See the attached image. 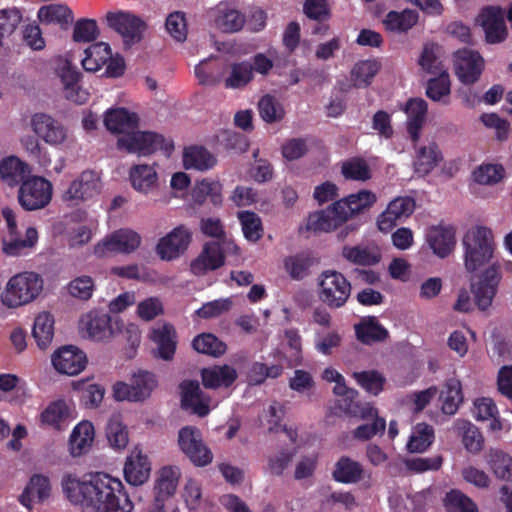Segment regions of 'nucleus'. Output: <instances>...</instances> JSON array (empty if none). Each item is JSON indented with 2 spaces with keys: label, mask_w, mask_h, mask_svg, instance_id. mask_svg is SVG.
Instances as JSON below:
<instances>
[{
  "label": "nucleus",
  "mask_w": 512,
  "mask_h": 512,
  "mask_svg": "<svg viewBox=\"0 0 512 512\" xmlns=\"http://www.w3.org/2000/svg\"><path fill=\"white\" fill-rule=\"evenodd\" d=\"M62 490L67 499L95 512H132L133 503L118 478L97 472L80 480L67 474L63 476Z\"/></svg>",
  "instance_id": "obj_1"
},
{
  "label": "nucleus",
  "mask_w": 512,
  "mask_h": 512,
  "mask_svg": "<svg viewBox=\"0 0 512 512\" xmlns=\"http://www.w3.org/2000/svg\"><path fill=\"white\" fill-rule=\"evenodd\" d=\"M139 117L126 108L110 109L105 113L104 124L112 133L123 134L117 140V147L141 156L162 151L169 157L174 149L173 142L155 132L132 131L138 127Z\"/></svg>",
  "instance_id": "obj_2"
},
{
  "label": "nucleus",
  "mask_w": 512,
  "mask_h": 512,
  "mask_svg": "<svg viewBox=\"0 0 512 512\" xmlns=\"http://www.w3.org/2000/svg\"><path fill=\"white\" fill-rule=\"evenodd\" d=\"M463 262L468 273H474L490 263L495 243L491 229L475 226L469 229L462 239Z\"/></svg>",
  "instance_id": "obj_3"
},
{
  "label": "nucleus",
  "mask_w": 512,
  "mask_h": 512,
  "mask_svg": "<svg viewBox=\"0 0 512 512\" xmlns=\"http://www.w3.org/2000/svg\"><path fill=\"white\" fill-rule=\"evenodd\" d=\"M43 279L35 272H22L11 277L2 295V302L9 308L32 302L43 290Z\"/></svg>",
  "instance_id": "obj_4"
},
{
  "label": "nucleus",
  "mask_w": 512,
  "mask_h": 512,
  "mask_svg": "<svg viewBox=\"0 0 512 512\" xmlns=\"http://www.w3.org/2000/svg\"><path fill=\"white\" fill-rule=\"evenodd\" d=\"M318 296L322 303L331 309H339L351 296L352 285L349 280L336 270H325L319 276Z\"/></svg>",
  "instance_id": "obj_5"
},
{
  "label": "nucleus",
  "mask_w": 512,
  "mask_h": 512,
  "mask_svg": "<svg viewBox=\"0 0 512 512\" xmlns=\"http://www.w3.org/2000/svg\"><path fill=\"white\" fill-rule=\"evenodd\" d=\"M157 384L153 372L138 370L132 375L130 384L119 381L113 385V396L117 401H144L150 397Z\"/></svg>",
  "instance_id": "obj_6"
},
{
  "label": "nucleus",
  "mask_w": 512,
  "mask_h": 512,
  "mask_svg": "<svg viewBox=\"0 0 512 512\" xmlns=\"http://www.w3.org/2000/svg\"><path fill=\"white\" fill-rule=\"evenodd\" d=\"M52 191L51 182L44 177H29L19 187V204L26 211L42 209L50 203Z\"/></svg>",
  "instance_id": "obj_7"
},
{
  "label": "nucleus",
  "mask_w": 512,
  "mask_h": 512,
  "mask_svg": "<svg viewBox=\"0 0 512 512\" xmlns=\"http://www.w3.org/2000/svg\"><path fill=\"white\" fill-rule=\"evenodd\" d=\"M178 444L181 451L198 467L212 462L213 454L204 444L201 431L195 426H185L179 430Z\"/></svg>",
  "instance_id": "obj_8"
},
{
  "label": "nucleus",
  "mask_w": 512,
  "mask_h": 512,
  "mask_svg": "<svg viewBox=\"0 0 512 512\" xmlns=\"http://www.w3.org/2000/svg\"><path fill=\"white\" fill-rule=\"evenodd\" d=\"M453 67L458 80L462 84L470 86L480 79L485 68V61L479 52L462 48L453 53Z\"/></svg>",
  "instance_id": "obj_9"
},
{
  "label": "nucleus",
  "mask_w": 512,
  "mask_h": 512,
  "mask_svg": "<svg viewBox=\"0 0 512 512\" xmlns=\"http://www.w3.org/2000/svg\"><path fill=\"white\" fill-rule=\"evenodd\" d=\"M141 244L140 235L131 229H118L94 246V255L104 258L114 253L129 254Z\"/></svg>",
  "instance_id": "obj_10"
},
{
  "label": "nucleus",
  "mask_w": 512,
  "mask_h": 512,
  "mask_svg": "<svg viewBox=\"0 0 512 512\" xmlns=\"http://www.w3.org/2000/svg\"><path fill=\"white\" fill-rule=\"evenodd\" d=\"M501 279L500 263L493 262L483 270L479 276V280L475 284H472L471 287L475 303L480 310L485 311L492 305Z\"/></svg>",
  "instance_id": "obj_11"
},
{
  "label": "nucleus",
  "mask_w": 512,
  "mask_h": 512,
  "mask_svg": "<svg viewBox=\"0 0 512 512\" xmlns=\"http://www.w3.org/2000/svg\"><path fill=\"white\" fill-rule=\"evenodd\" d=\"M108 26L119 33L125 45H133L142 40L146 23L138 16L125 11L108 12Z\"/></svg>",
  "instance_id": "obj_12"
},
{
  "label": "nucleus",
  "mask_w": 512,
  "mask_h": 512,
  "mask_svg": "<svg viewBox=\"0 0 512 512\" xmlns=\"http://www.w3.org/2000/svg\"><path fill=\"white\" fill-rule=\"evenodd\" d=\"M100 177L95 171H83L63 193L62 199L69 205H77L100 194Z\"/></svg>",
  "instance_id": "obj_13"
},
{
  "label": "nucleus",
  "mask_w": 512,
  "mask_h": 512,
  "mask_svg": "<svg viewBox=\"0 0 512 512\" xmlns=\"http://www.w3.org/2000/svg\"><path fill=\"white\" fill-rule=\"evenodd\" d=\"M33 132L51 146L63 144L67 137V128L57 119L46 113H35L31 117Z\"/></svg>",
  "instance_id": "obj_14"
},
{
  "label": "nucleus",
  "mask_w": 512,
  "mask_h": 512,
  "mask_svg": "<svg viewBox=\"0 0 512 512\" xmlns=\"http://www.w3.org/2000/svg\"><path fill=\"white\" fill-rule=\"evenodd\" d=\"M209 16L213 20L214 26L223 33L238 32L246 22L245 15L228 1H221L210 9Z\"/></svg>",
  "instance_id": "obj_15"
},
{
  "label": "nucleus",
  "mask_w": 512,
  "mask_h": 512,
  "mask_svg": "<svg viewBox=\"0 0 512 512\" xmlns=\"http://www.w3.org/2000/svg\"><path fill=\"white\" fill-rule=\"evenodd\" d=\"M415 210V201L411 197H397L392 200L385 211H383L377 220L380 231L390 232L398 222H402L410 217Z\"/></svg>",
  "instance_id": "obj_16"
},
{
  "label": "nucleus",
  "mask_w": 512,
  "mask_h": 512,
  "mask_svg": "<svg viewBox=\"0 0 512 512\" xmlns=\"http://www.w3.org/2000/svg\"><path fill=\"white\" fill-rule=\"evenodd\" d=\"M192 234L184 225L174 228L161 238L157 244V253L163 260H173L188 248Z\"/></svg>",
  "instance_id": "obj_17"
},
{
  "label": "nucleus",
  "mask_w": 512,
  "mask_h": 512,
  "mask_svg": "<svg viewBox=\"0 0 512 512\" xmlns=\"http://www.w3.org/2000/svg\"><path fill=\"white\" fill-rule=\"evenodd\" d=\"M181 408L190 410L199 417H205L210 412V398L206 396L196 380H184L180 384Z\"/></svg>",
  "instance_id": "obj_18"
},
{
  "label": "nucleus",
  "mask_w": 512,
  "mask_h": 512,
  "mask_svg": "<svg viewBox=\"0 0 512 512\" xmlns=\"http://www.w3.org/2000/svg\"><path fill=\"white\" fill-rule=\"evenodd\" d=\"M80 329L94 341L109 339L113 334L111 316L101 310H92L81 318Z\"/></svg>",
  "instance_id": "obj_19"
},
{
  "label": "nucleus",
  "mask_w": 512,
  "mask_h": 512,
  "mask_svg": "<svg viewBox=\"0 0 512 512\" xmlns=\"http://www.w3.org/2000/svg\"><path fill=\"white\" fill-rule=\"evenodd\" d=\"M52 364L62 374L77 375L86 367L87 357L75 346H64L53 354Z\"/></svg>",
  "instance_id": "obj_20"
},
{
  "label": "nucleus",
  "mask_w": 512,
  "mask_h": 512,
  "mask_svg": "<svg viewBox=\"0 0 512 512\" xmlns=\"http://www.w3.org/2000/svg\"><path fill=\"white\" fill-rule=\"evenodd\" d=\"M225 255L218 242H207L199 256L191 262V272L196 276L205 275L224 265Z\"/></svg>",
  "instance_id": "obj_21"
},
{
  "label": "nucleus",
  "mask_w": 512,
  "mask_h": 512,
  "mask_svg": "<svg viewBox=\"0 0 512 512\" xmlns=\"http://www.w3.org/2000/svg\"><path fill=\"white\" fill-rule=\"evenodd\" d=\"M228 70L227 61L215 56L201 61L196 65L194 72L200 84L214 86L224 80Z\"/></svg>",
  "instance_id": "obj_22"
},
{
  "label": "nucleus",
  "mask_w": 512,
  "mask_h": 512,
  "mask_svg": "<svg viewBox=\"0 0 512 512\" xmlns=\"http://www.w3.org/2000/svg\"><path fill=\"white\" fill-rule=\"evenodd\" d=\"M303 14L315 24L311 28L312 35H325L330 29L331 8L328 0H304Z\"/></svg>",
  "instance_id": "obj_23"
},
{
  "label": "nucleus",
  "mask_w": 512,
  "mask_h": 512,
  "mask_svg": "<svg viewBox=\"0 0 512 512\" xmlns=\"http://www.w3.org/2000/svg\"><path fill=\"white\" fill-rule=\"evenodd\" d=\"M455 229L452 226H433L427 233V243L439 258L448 257L455 248Z\"/></svg>",
  "instance_id": "obj_24"
},
{
  "label": "nucleus",
  "mask_w": 512,
  "mask_h": 512,
  "mask_svg": "<svg viewBox=\"0 0 512 512\" xmlns=\"http://www.w3.org/2000/svg\"><path fill=\"white\" fill-rule=\"evenodd\" d=\"M177 335L174 326L163 323L154 327L150 333V339L157 345L156 357L170 361L173 359L177 346Z\"/></svg>",
  "instance_id": "obj_25"
},
{
  "label": "nucleus",
  "mask_w": 512,
  "mask_h": 512,
  "mask_svg": "<svg viewBox=\"0 0 512 512\" xmlns=\"http://www.w3.org/2000/svg\"><path fill=\"white\" fill-rule=\"evenodd\" d=\"M180 477V470L175 466H166L159 470L154 486L155 504L163 508L164 502L174 495Z\"/></svg>",
  "instance_id": "obj_26"
},
{
  "label": "nucleus",
  "mask_w": 512,
  "mask_h": 512,
  "mask_svg": "<svg viewBox=\"0 0 512 512\" xmlns=\"http://www.w3.org/2000/svg\"><path fill=\"white\" fill-rule=\"evenodd\" d=\"M377 200L376 195L369 190H360L335 201V210L341 209L342 220L347 221L356 214L370 208Z\"/></svg>",
  "instance_id": "obj_27"
},
{
  "label": "nucleus",
  "mask_w": 512,
  "mask_h": 512,
  "mask_svg": "<svg viewBox=\"0 0 512 512\" xmlns=\"http://www.w3.org/2000/svg\"><path fill=\"white\" fill-rule=\"evenodd\" d=\"M200 374L207 389L229 388L238 378L236 369L227 364L203 368Z\"/></svg>",
  "instance_id": "obj_28"
},
{
  "label": "nucleus",
  "mask_w": 512,
  "mask_h": 512,
  "mask_svg": "<svg viewBox=\"0 0 512 512\" xmlns=\"http://www.w3.org/2000/svg\"><path fill=\"white\" fill-rule=\"evenodd\" d=\"M407 114V132L413 142L420 138V132L426 120L428 104L422 98H410L404 107Z\"/></svg>",
  "instance_id": "obj_29"
},
{
  "label": "nucleus",
  "mask_w": 512,
  "mask_h": 512,
  "mask_svg": "<svg viewBox=\"0 0 512 512\" xmlns=\"http://www.w3.org/2000/svg\"><path fill=\"white\" fill-rule=\"evenodd\" d=\"M341 209L335 210V202L326 210L316 211L309 214L306 228L313 232H330L341 226L345 220H342Z\"/></svg>",
  "instance_id": "obj_30"
},
{
  "label": "nucleus",
  "mask_w": 512,
  "mask_h": 512,
  "mask_svg": "<svg viewBox=\"0 0 512 512\" xmlns=\"http://www.w3.org/2000/svg\"><path fill=\"white\" fill-rule=\"evenodd\" d=\"M51 484L49 477L43 474H34L30 477L27 486L19 497L20 503L28 509L32 508V502H43L49 498Z\"/></svg>",
  "instance_id": "obj_31"
},
{
  "label": "nucleus",
  "mask_w": 512,
  "mask_h": 512,
  "mask_svg": "<svg viewBox=\"0 0 512 512\" xmlns=\"http://www.w3.org/2000/svg\"><path fill=\"white\" fill-rule=\"evenodd\" d=\"M363 465L349 456H341L334 465L333 479L342 484H356L363 480Z\"/></svg>",
  "instance_id": "obj_32"
},
{
  "label": "nucleus",
  "mask_w": 512,
  "mask_h": 512,
  "mask_svg": "<svg viewBox=\"0 0 512 512\" xmlns=\"http://www.w3.org/2000/svg\"><path fill=\"white\" fill-rule=\"evenodd\" d=\"M191 199L197 206L203 205L209 199L213 206L219 207L223 202L222 184L219 181L207 178L197 181L192 188Z\"/></svg>",
  "instance_id": "obj_33"
},
{
  "label": "nucleus",
  "mask_w": 512,
  "mask_h": 512,
  "mask_svg": "<svg viewBox=\"0 0 512 512\" xmlns=\"http://www.w3.org/2000/svg\"><path fill=\"white\" fill-rule=\"evenodd\" d=\"M355 334L357 339L366 345L385 341L389 336L387 329L374 316L363 318L356 324Z\"/></svg>",
  "instance_id": "obj_34"
},
{
  "label": "nucleus",
  "mask_w": 512,
  "mask_h": 512,
  "mask_svg": "<svg viewBox=\"0 0 512 512\" xmlns=\"http://www.w3.org/2000/svg\"><path fill=\"white\" fill-rule=\"evenodd\" d=\"M150 471V462L147 456L141 453L128 457L124 465L125 480L133 486H139L146 482Z\"/></svg>",
  "instance_id": "obj_35"
},
{
  "label": "nucleus",
  "mask_w": 512,
  "mask_h": 512,
  "mask_svg": "<svg viewBox=\"0 0 512 512\" xmlns=\"http://www.w3.org/2000/svg\"><path fill=\"white\" fill-rule=\"evenodd\" d=\"M80 77L81 73L70 66L62 68L61 81L64 85L65 97L76 104H84L89 98V93L78 84Z\"/></svg>",
  "instance_id": "obj_36"
},
{
  "label": "nucleus",
  "mask_w": 512,
  "mask_h": 512,
  "mask_svg": "<svg viewBox=\"0 0 512 512\" xmlns=\"http://www.w3.org/2000/svg\"><path fill=\"white\" fill-rule=\"evenodd\" d=\"M28 173V165L15 156L0 161V177L11 187L25 181Z\"/></svg>",
  "instance_id": "obj_37"
},
{
  "label": "nucleus",
  "mask_w": 512,
  "mask_h": 512,
  "mask_svg": "<svg viewBox=\"0 0 512 512\" xmlns=\"http://www.w3.org/2000/svg\"><path fill=\"white\" fill-rule=\"evenodd\" d=\"M442 153L434 142L428 146L420 147L416 152L414 169L418 175L425 176L430 173L442 160Z\"/></svg>",
  "instance_id": "obj_38"
},
{
  "label": "nucleus",
  "mask_w": 512,
  "mask_h": 512,
  "mask_svg": "<svg viewBox=\"0 0 512 512\" xmlns=\"http://www.w3.org/2000/svg\"><path fill=\"white\" fill-rule=\"evenodd\" d=\"M94 439V427L89 421L77 424L69 439L70 452L73 456L82 455L89 448Z\"/></svg>",
  "instance_id": "obj_39"
},
{
  "label": "nucleus",
  "mask_w": 512,
  "mask_h": 512,
  "mask_svg": "<svg viewBox=\"0 0 512 512\" xmlns=\"http://www.w3.org/2000/svg\"><path fill=\"white\" fill-rule=\"evenodd\" d=\"M84 54L85 57L81 60L83 68L88 72H96L111 58V48L105 42H98L89 46Z\"/></svg>",
  "instance_id": "obj_40"
},
{
  "label": "nucleus",
  "mask_w": 512,
  "mask_h": 512,
  "mask_svg": "<svg viewBox=\"0 0 512 512\" xmlns=\"http://www.w3.org/2000/svg\"><path fill=\"white\" fill-rule=\"evenodd\" d=\"M32 336L40 349H46L54 337V317L49 312L40 313L34 320Z\"/></svg>",
  "instance_id": "obj_41"
},
{
  "label": "nucleus",
  "mask_w": 512,
  "mask_h": 512,
  "mask_svg": "<svg viewBox=\"0 0 512 512\" xmlns=\"http://www.w3.org/2000/svg\"><path fill=\"white\" fill-rule=\"evenodd\" d=\"M183 164L186 169L208 170L216 164L215 157L204 147L191 146L184 150Z\"/></svg>",
  "instance_id": "obj_42"
},
{
  "label": "nucleus",
  "mask_w": 512,
  "mask_h": 512,
  "mask_svg": "<svg viewBox=\"0 0 512 512\" xmlns=\"http://www.w3.org/2000/svg\"><path fill=\"white\" fill-rule=\"evenodd\" d=\"M440 400L442 402V412L447 415H454L459 408V404L463 401L460 381L454 378L448 379L440 393Z\"/></svg>",
  "instance_id": "obj_43"
},
{
  "label": "nucleus",
  "mask_w": 512,
  "mask_h": 512,
  "mask_svg": "<svg viewBox=\"0 0 512 512\" xmlns=\"http://www.w3.org/2000/svg\"><path fill=\"white\" fill-rule=\"evenodd\" d=\"M130 181L133 188L141 193H148L157 183V173L152 166L141 164L130 169Z\"/></svg>",
  "instance_id": "obj_44"
},
{
  "label": "nucleus",
  "mask_w": 512,
  "mask_h": 512,
  "mask_svg": "<svg viewBox=\"0 0 512 512\" xmlns=\"http://www.w3.org/2000/svg\"><path fill=\"white\" fill-rule=\"evenodd\" d=\"M434 439V428L427 423H418L413 428L407 449L411 453H423L432 445Z\"/></svg>",
  "instance_id": "obj_45"
},
{
  "label": "nucleus",
  "mask_w": 512,
  "mask_h": 512,
  "mask_svg": "<svg viewBox=\"0 0 512 512\" xmlns=\"http://www.w3.org/2000/svg\"><path fill=\"white\" fill-rule=\"evenodd\" d=\"M284 268L293 280H302L309 274L314 258L309 252H301L287 256L284 259Z\"/></svg>",
  "instance_id": "obj_46"
},
{
  "label": "nucleus",
  "mask_w": 512,
  "mask_h": 512,
  "mask_svg": "<svg viewBox=\"0 0 512 512\" xmlns=\"http://www.w3.org/2000/svg\"><path fill=\"white\" fill-rule=\"evenodd\" d=\"M69 416V408L64 400L51 402L40 414L42 425L49 426L55 430H61L62 423Z\"/></svg>",
  "instance_id": "obj_47"
},
{
  "label": "nucleus",
  "mask_w": 512,
  "mask_h": 512,
  "mask_svg": "<svg viewBox=\"0 0 512 512\" xmlns=\"http://www.w3.org/2000/svg\"><path fill=\"white\" fill-rule=\"evenodd\" d=\"M229 75L224 77V86L227 89H240L249 84L254 75L252 73L251 63L242 61L233 63L229 66Z\"/></svg>",
  "instance_id": "obj_48"
},
{
  "label": "nucleus",
  "mask_w": 512,
  "mask_h": 512,
  "mask_svg": "<svg viewBox=\"0 0 512 512\" xmlns=\"http://www.w3.org/2000/svg\"><path fill=\"white\" fill-rule=\"evenodd\" d=\"M450 93L451 81L447 72L443 71L438 77L431 78L427 81L426 96L432 101L448 104Z\"/></svg>",
  "instance_id": "obj_49"
},
{
  "label": "nucleus",
  "mask_w": 512,
  "mask_h": 512,
  "mask_svg": "<svg viewBox=\"0 0 512 512\" xmlns=\"http://www.w3.org/2000/svg\"><path fill=\"white\" fill-rule=\"evenodd\" d=\"M486 460L497 478L512 482V457L501 450L491 449Z\"/></svg>",
  "instance_id": "obj_50"
},
{
  "label": "nucleus",
  "mask_w": 512,
  "mask_h": 512,
  "mask_svg": "<svg viewBox=\"0 0 512 512\" xmlns=\"http://www.w3.org/2000/svg\"><path fill=\"white\" fill-rule=\"evenodd\" d=\"M417 20L418 13L413 10L406 9L402 12H388L383 23L389 31L406 32L417 23Z\"/></svg>",
  "instance_id": "obj_51"
},
{
  "label": "nucleus",
  "mask_w": 512,
  "mask_h": 512,
  "mask_svg": "<svg viewBox=\"0 0 512 512\" xmlns=\"http://www.w3.org/2000/svg\"><path fill=\"white\" fill-rule=\"evenodd\" d=\"M380 67V63L376 60H362L357 62L351 71V79L354 86L357 88L369 86L373 78L379 72Z\"/></svg>",
  "instance_id": "obj_52"
},
{
  "label": "nucleus",
  "mask_w": 512,
  "mask_h": 512,
  "mask_svg": "<svg viewBox=\"0 0 512 512\" xmlns=\"http://www.w3.org/2000/svg\"><path fill=\"white\" fill-rule=\"evenodd\" d=\"M358 395H346L338 400L337 406L346 415L361 419H370L376 415V409L369 403L357 401Z\"/></svg>",
  "instance_id": "obj_53"
},
{
  "label": "nucleus",
  "mask_w": 512,
  "mask_h": 512,
  "mask_svg": "<svg viewBox=\"0 0 512 512\" xmlns=\"http://www.w3.org/2000/svg\"><path fill=\"white\" fill-rule=\"evenodd\" d=\"M38 17L41 22L56 23L66 28L73 21V13L65 5H49L39 9Z\"/></svg>",
  "instance_id": "obj_54"
},
{
  "label": "nucleus",
  "mask_w": 512,
  "mask_h": 512,
  "mask_svg": "<svg viewBox=\"0 0 512 512\" xmlns=\"http://www.w3.org/2000/svg\"><path fill=\"white\" fill-rule=\"evenodd\" d=\"M193 348L202 354L214 357L222 356L227 349L226 344L211 333H202L192 341Z\"/></svg>",
  "instance_id": "obj_55"
},
{
  "label": "nucleus",
  "mask_w": 512,
  "mask_h": 512,
  "mask_svg": "<svg viewBox=\"0 0 512 512\" xmlns=\"http://www.w3.org/2000/svg\"><path fill=\"white\" fill-rule=\"evenodd\" d=\"M352 377L361 388L375 396L383 391L386 383L384 375L377 370L354 372Z\"/></svg>",
  "instance_id": "obj_56"
},
{
  "label": "nucleus",
  "mask_w": 512,
  "mask_h": 512,
  "mask_svg": "<svg viewBox=\"0 0 512 512\" xmlns=\"http://www.w3.org/2000/svg\"><path fill=\"white\" fill-rule=\"evenodd\" d=\"M342 256L347 261L361 266L375 265L381 259L379 253L372 251L368 247L360 246H344L342 249Z\"/></svg>",
  "instance_id": "obj_57"
},
{
  "label": "nucleus",
  "mask_w": 512,
  "mask_h": 512,
  "mask_svg": "<svg viewBox=\"0 0 512 512\" xmlns=\"http://www.w3.org/2000/svg\"><path fill=\"white\" fill-rule=\"evenodd\" d=\"M106 437L111 447L115 449H124L128 442V430L122 423L120 415H113L106 426Z\"/></svg>",
  "instance_id": "obj_58"
},
{
  "label": "nucleus",
  "mask_w": 512,
  "mask_h": 512,
  "mask_svg": "<svg viewBox=\"0 0 512 512\" xmlns=\"http://www.w3.org/2000/svg\"><path fill=\"white\" fill-rule=\"evenodd\" d=\"M260 117L266 123H275L281 121L285 116V110L282 104L272 95L266 94L258 102Z\"/></svg>",
  "instance_id": "obj_59"
},
{
  "label": "nucleus",
  "mask_w": 512,
  "mask_h": 512,
  "mask_svg": "<svg viewBox=\"0 0 512 512\" xmlns=\"http://www.w3.org/2000/svg\"><path fill=\"white\" fill-rule=\"evenodd\" d=\"M473 179L480 185H495L505 177L501 164L483 163L472 173Z\"/></svg>",
  "instance_id": "obj_60"
},
{
  "label": "nucleus",
  "mask_w": 512,
  "mask_h": 512,
  "mask_svg": "<svg viewBox=\"0 0 512 512\" xmlns=\"http://www.w3.org/2000/svg\"><path fill=\"white\" fill-rule=\"evenodd\" d=\"M238 219L242 226L244 237L251 242L262 238L263 226L261 218L253 211L238 212Z\"/></svg>",
  "instance_id": "obj_61"
},
{
  "label": "nucleus",
  "mask_w": 512,
  "mask_h": 512,
  "mask_svg": "<svg viewBox=\"0 0 512 512\" xmlns=\"http://www.w3.org/2000/svg\"><path fill=\"white\" fill-rule=\"evenodd\" d=\"M38 241V232L34 227L26 229L25 238H12L10 241H3V252L8 256H19L25 249L35 246Z\"/></svg>",
  "instance_id": "obj_62"
},
{
  "label": "nucleus",
  "mask_w": 512,
  "mask_h": 512,
  "mask_svg": "<svg viewBox=\"0 0 512 512\" xmlns=\"http://www.w3.org/2000/svg\"><path fill=\"white\" fill-rule=\"evenodd\" d=\"M342 175L347 180L367 181L371 178V171L367 162L360 157H353L342 164Z\"/></svg>",
  "instance_id": "obj_63"
},
{
  "label": "nucleus",
  "mask_w": 512,
  "mask_h": 512,
  "mask_svg": "<svg viewBox=\"0 0 512 512\" xmlns=\"http://www.w3.org/2000/svg\"><path fill=\"white\" fill-rule=\"evenodd\" d=\"M446 506L449 512H478L477 505L459 490L446 494Z\"/></svg>",
  "instance_id": "obj_64"
}]
</instances>
